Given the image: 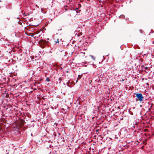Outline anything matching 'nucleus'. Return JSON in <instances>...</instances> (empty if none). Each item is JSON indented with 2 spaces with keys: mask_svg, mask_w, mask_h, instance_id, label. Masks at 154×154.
I'll return each instance as SVG.
<instances>
[{
  "mask_svg": "<svg viewBox=\"0 0 154 154\" xmlns=\"http://www.w3.org/2000/svg\"><path fill=\"white\" fill-rule=\"evenodd\" d=\"M39 45L41 46L42 48H44L45 46L46 45H48V42H47L46 41L43 40L41 39L39 42Z\"/></svg>",
  "mask_w": 154,
  "mask_h": 154,
  "instance_id": "obj_2",
  "label": "nucleus"
},
{
  "mask_svg": "<svg viewBox=\"0 0 154 154\" xmlns=\"http://www.w3.org/2000/svg\"><path fill=\"white\" fill-rule=\"evenodd\" d=\"M148 131V130L147 129H145V130H144V131L145 132H146L147 131Z\"/></svg>",
  "mask_w": 154,
  "mask_h": 154,
  "instance_id": "obj_10",
  "label": "nucleus"
},
{
  "mask_svg": "<svg viewBox=\"0 0 154 154\" xmlns=\"http://www.w3.org/2000/svg\"><path fill=\"white\" fill-rule=\"evenodd\" d=\"M82 75H79L78 76V77L77 78V80H76V82H77V81L79 80V79H80L82 77Z\"/></svg>",
  "mask_w": 154,
  "mask_h": 154,
  "instance_id": "obj_3",
  "label": "nucleus"
},
{
  "mask_svg": "<svg viewBox=\"0 0 154 154\" xmlns=\"http://www.w3.org/2000/svg\"><path fill=\"white\" fill-rule=\"evenodd\" d=\"M135 94L137 97V101H139L140 102H141L143 100V97L141 94L136 93Z\"/></svg>",
  "mask_w": 154,
  "mask_h": 154,
  "instance_id": "obj_1",
  "label": "nucleus"
},
{
  "mask_svg": "<svg viewBox=\"0 0 154 154\" xmlns=\"http://www.w3.org/2000/svg\"><path fill=\"white\" fill-rule=\"evenodd\" d=\"M34 36V35H31V36H32V37H33V36Z\"/></svg>",
  "mask_w": 154,
  "mask_h": 154,
  "instance_id": "obj_13",
  "label": "nucleus"
},
{
  "mask_svg": "<svg viewBox=\"0 0 154 154\" xmlns=\"http://www.w3.org/2000/svg\"><path fill=\"white\" fill-rule=\"evenodd\" d=\"M65 10L66 11V10H67V9H65Z\"/></svg>",
  "mask_w": 154,
  "mask_h": 154,
  "instance_id": "obj_15",
  "label": "nucleus"
},
{
  "mask_svg": "<svg viewBox=\"0 0 154 154\" xmlns=\"http://www.w3.org/2000/svg\"><path fill=\"white\" fill-rule=\"evenodd\" d=\"M62 80V78H60L59 79V81H61Z\"/></svg>",
  "mask_w": 154,
  "mask_h": 154,
  "instance_id": "obj_6",
  "label": "nucleus"
},
{
  "mask_svg": "<svg viewBox=\"0 0 154 154\" xmlns=\"http://www.w3.org/2000/svg\"><path fill=\"white\" fill-rule=\"evenodd\" d=\"M72 12H75V13L76 14L77 13V11H76V10H75V11H73Z\"/></svg>",
  "mask_w": 154,
  "mask_h": 154,
  "instance_id": "obj_9",
  "label": "nucleus"
},
{
  "mask_svg": "<svg viewBox=\"0 0 154 154\" xmlns=\"http://www.w3.org/2000/svg\"><path fill=\"white\" fill-rule=\"evenodd\" d=\"M76 9H77V10H78V8H76Z\"/></svg>",
  "mask_w": 154,
  "mask_h": 154,
  "instance_id": "obj_16",
  "label": "nucleus"
},
{
  "mask_svg": "<svg viewBox=\"0 0 154 154\" xmlns=\"http://www.w3.org/2000/svg\"><path fill=\"white\" fill-rule=\"evenodd\" d=\"M124 80H125V79H122V81H124Z\"/></svg>",
  "mask_w": 154,
  "mask_h": 154,
  "instance_id": "obj_14",
  "label": "nucleus"
},
{
  "mask_svg": "<svg viewBox=\"0 0 154 154\" xmlns=\"http://www.w3.org/2000/svg\"><path fill=\"white\" fill-rule=\"evenodd\" d=\"M21 125H24V122H21Z\"/></svg>",
  "mask_w": 154,
  "mask_h": 154,
  "instance_id": "obj_7",
  "label": "nucleus"
},
{
  "mask_svg": "<svg viewBox=\"0 0 154 154\" xmlns=\"http://www.w3.org/2000/svg\"><path fill=\"white\" fill-rule=\"evenodd\" d=\"M46 80L48 82H49L50 81V79L48 78H47L46 79Z\"/></svg>",
  "mask_w": 154,
  "mask_h": 154,
  "instance_id": "obj_4",
  "label": "nucleus"
},
{
  "mask_svg": "<svg viewBox=\"0 0 154 154\" xmlns=\"http://www.w3.org/2000/svg\"><path fill=\"white\" fill-rule=\"evenodd\" d=\"M90 56L94 60H95V58L93 56L91 55Z\"/></svg>",
  "mask_w": 154,
  "mask_h": 154,
  "instance_id": "obj_5",
  "label": "nucleus"
},
{
  "mask_svg": "<svg viewBox=\"0 0 154 154\" xmlns=\"http://www.w3.org/2000/svg\"><path fill=\"white\" fill-rule=\"evenodd\" d=\"M147 68H147V67H145V69H147Z\"/></svg>",
  "mask_w": 154,
  "mask_h": 154,
  "instance_id": "obj_12",
  "label": "nucleus"
},
{
  "mask_svg": "<svg viewBox=\"0 0 154 154\" xmlns=\"http://www.w3.org/2000/svg\"><path fill=\"white\" fill-rule=\"evenodd\" d=\"M98 131H99V130H98V129H97V130H96V132H98Z\"/></svg>",
  "mask_w": 154,
  "mask_h": 154,
  "instance_id": "obj_11",
  "label": "nucleus"
},
{
  "mask_svg": "<svg viewBox=\"0 0 154 154\" xmlns=\"http://www.w3.org/2000/svg\"><path fill=\"white\" fill-rule=\"evenodd\" d=\"M59 40L58 39H57V41H56L55 42L56 43H59Z\"/></svg>",
  "mask_w": 154,
  "mask_h": 154,
  "instance_id": "obj_8",
  "label": "nucleus"
}]
</instances>
